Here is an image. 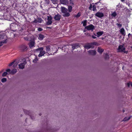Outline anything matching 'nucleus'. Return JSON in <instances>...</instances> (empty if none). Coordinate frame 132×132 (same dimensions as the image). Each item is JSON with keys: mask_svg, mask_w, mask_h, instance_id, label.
Segmentation results:
<instances>
[{"mask_svg": "<svg viewBox=\"0 0 132 132\" xmlns=\"http://www.w3.org/2000/svg\"><path fill=\"white\" fill-rule=\"evenodd\" d=\"M17 72V70L16 69H13L11 72H10V73L12 75H13L15 73Z\"/></svg>", "mask_w": 132, "mask_h": 132, "instance_id": "obj_19", "label": "nucleus"}, {"mask_svg": "<svg viewBox=\"0 0 132 132\" xmlns=\"http://www.w3.org/2000/svg\"><path fill=\"white\" fill-rule=\"evenodd\" d=\"M125 48L124 47L123 44L119 46L118 49V52H124V51L125 49Z\"/></svg>", "mask_w": 132, "mask_h": 132, "instance_id": "obj_5", "label": "nucleus"}, {"mask_svg": "<svg viewBox=\"0 0 132 132\" xmlns=\"http://www.w3.org/2000/svg\"><path fill=\"white\" fill-rule=\"evenodd\" d=\"M7 74V73L6 72H4L2 74V76L3 77H4L6 76Z\"/></svg>", "mask_w": 132, "mask_h": 132, "instance_id": "obj_33", "label": "nucleus"}, {"mask_svg": "<svg viewBox=\"0 0 132 132\" xmlns=\"http://www.w3.org/2000/svg\"><path fill=\"white\" fill-rule=\"evenodd\" d=\"M79 47L78 44H73L72 45V47L73 50H74L76 47Z\"/></svg>", "mask_w": 132, "mask_h": 132, "instance_id": "obj_18", "label": "nucleus"}, {"mask_svg": "<svg viewBox=\"0 0 132 132\" xmlns=\"http://www.w3.org/2000/svg\"><path fill=\"white\" fill-rule=\"evenodd\" d=\"M70 3L72 5L74 4V3L73 2V0H70Z\"/></svg>", "mask_w": 132, "mask_h": 132, "instance_id": "obj_35", "label": "nucleus"}, {"mask_svg": "<svg viewBox=\"0 0 132 132\" xmlns=\"http://www.w3.org/2000/svg\"><path fill=\"white\" fill-rule=\"evenodd\" d=\"M34 22L35 23H36L37 22V19L36 20H35Z\"/></svg>", "mask_w": 132, "mask_h": 132, "instance_id": "obj_45", "label": "nucleus"}, {"mask_svg": "<svg viewBox=\"0 0 132 132\" xmlns=\"http://www.w3.org/2000/svg\"><path fill=\"white\" fill-rule=\"evenodd\" d=\"M19 48L20 50L24 51L26 49L27 47L25 45H22L19 46Z\"/></svg>", "mask_w": 132, "mask_h": 132, "instance_id": "obj_12", "label": "nucleus"}, {"mask_svg": "<svg viewBox=\"0 0 132 132\" xmlns=\"http://www.w3.org/2000/svg\"><path fill=\"white\" fill-rule=\"evenodd\" d=\"M120 32L121 34L123 36H125L126 35V33L124 29L123 28H122L120 30Z\"/></svg>", "mask_w": 132, "mask_h": 132, "instance_id": "obj_13", "label": "nucleus"}, {"mask_svg": "<svg viewBox=\"0 0 132 132\" xmlns=\"http://www.w3.org/2000/svg\"><path fill=\"white\" fill-rule=\"evenodd\" d=\"M6 81V79L5 78H4L2 79L1 81L2 82H5Z\"/></svg>", "mask_w": 132, "mask_h": 132, "instance_id": "obj_32", "label": "nucleus"}, {"mask_svg": "<svg viewBox=\"0 0 132 132\" xmlns=\"http://www.w3.org/2000/svg\"><path fill=\"white\" fill-rule=\"evenodd\" d=\"M104 51V50L100 47H98V51L100 54H101Z\"/></svg>", "mask_w": 132, "mask_h": 132, "instance_id": "obj_23", "label": "nucleus"}, {"mask_svg": "<svg viewBox=\"0 0 132 132\" xmlns=\"http://www.w3.org/2000/svg\"><path fill=\"white\" fill-rule=\"evenodd\" d=\"M130 35V33H129V34H128V37H129V36Z\"/></svg>", "mask_w": 132, "mask_h": 132, "instance_id": "obj_48", "label": "nucleus"}, {"mask_svg": "<svg viewBox=\"0 0 132 132\" xmlns=\"http://www.w3.org/2000/svg\"><path fill=\"white\" fill-rule=\"evenodd\" d=\"M61 9V12L63 14L62 15L64 17H68L70 15V14L67 12L68 10L67 9L64 7H62Z\"/></svg>", "mask_w": 132, "mask_h": 132, "instance_id": "obj_2", "label": "nucleus"}, {"mask_svg": "<svg viewBox=\"0 0 132 132\" xmlns=\"http://www.w3.org/2000/svg\"><path fill=\"white\" fill-rule=\"evenodd\" d=\"M80 12H79L78 13V14L77 15H75V16L77 18H79L80 16Z\"/></svg>", "mask_w": 132, "mask_h": 132, "instance_id": "obj_28", "label": "nucleus"}, {"mask_svg": "<svg viewBox=\"0 0 132 132\" xmlns=\"http://www.w3.org/2000/svg\"><path fill=\"white\" fill-rule=\"evenodd\" d=\"M39 115L40 116H41V114H39Z\"/></svg>", "mask_w": 132, "mask_h": 132, "instance_id": "obj_53", "label": "nucleus"}, {"mask_svg": "<svg viewBox=\"0 0 132 132\" xmlns=\"http://www.w3.org/2000/svg\"><path fill=\"white\" fill-rule=\"evenodd\" d=\"M116 25L118 26L119 27H120L122 26V24H120L117 23Z\"/></svg>", "mask_w": 132, "mask_h": 132, "instance_id": "obj_36", "label": "nucleus"}, {"mask_svg": "<svg viewBox=\"0 0 132 132\" xmlns=\"http://www.w3.org/2000/svg\"><path fill=\"white\" fill-rule=\"evenodd\" d=\"M132 117V116H131L129 117H127L123 119V121H126L129 120Z\"/></svg>", "mask_w": 132, "mask_h": 132, "instance_id": "obj_20", "label": "nucleus"}, {"mask_svg": "<svg viewBox=\"0 0 132 132\" xmlns=\"http://www.w3.org/2000/svg\"><path fill=\"white\" fill-rule=\"evenodd\" d=\"M130 85H131V87H132V83L131 82L130 83Z\"/></svg>", "mask_w": 132, "mask_h": 132, "instance_id": "obj_50", "label": "nucleus"}, {"mask_svg": "<svg viewBox=\"0 0 132 132\" xmlns=\"http://www.w3.org/2000/svg\"><path fill=\"white\" fill-rule=\"evenodd\" d=\"M128 86H129V83H128Z\"/></svg>", "mask_w": 132, "mask_h": 132, "instance_id": "obj_52", "label": "nucleus"}, {"mask_svg": "<svg viewBox=\"0 0 132 132\" xmlns=\"http://www.w3.org/2000/svg\"><path fill=\"white\" fill-rule=\"evenodd\" d=\"M47 130H48L50 131H52V130H53L52 129H51V128H49L47 129Z\"/></svg>", "mask_w": 132, "mask_h": 132, "instance_id": "obj_38", "label": "nucleus"}, {"mask_svg": "<svg viewBox=\"0 0 132 132\" xmlns=\"http://www.w3.org/2000/svg\"><path fill=\"white\" fill-rule=\"evenodd\" d=\"M117 15V14L115 11L112 12L111 14V16L112 17H115Z\"/></svg>", "mask_w": 132, "mask_h": 132, "instance_id": "obj_22", "label": "nucleus"}, {"mask_svg": "<svg viewBox=\"0 0 132 132\" xmlns=\"http://www.w3.org/2000/svg\"><path fill=\"white\" fill-rule=\"evenodd\" d=\"M131 98H132V97H131Z\"/></svg>", "mask_w": 132, "mask_h": 132, "instance_id": "obj_56", "label": "nucleus"}, {"mask_svg": "<svg viewBox=\"0 0 132 132\" xmlns=\"http://www.w3.org/2000/svg\"><path fill=\"white\" fill-rule=\"evenodd\" d=\"M45 3H46L48 4L49 3V0H45Z\"/></svg>", "mask_w": 132, "mask_h": 132, "instance_id": "obj_39", "label": "nucleus"}, {"mask_svg": "<svg viewBox=\"0 0 132 132\" xmlns=\"http://www.w3.org/2000/svg\"><path fill=\"white\" fill-rule=\"evenodd\" d=\"M92 10L94 11H96V6L95 5H93L92 6Z\"/></svg>", "mask_w": 132, "mask_h": 132, "instance_id": "obj_24", "label": "nucleus"}, {"mask_svg": "<svg viewBox=\"0 0 132 132\" xmlns=\"http://www.w3.org/2000/svg\"><path fill=\"white\" fill-rule=\"evenodd\" d=\"M52 18L51 16H48L47 21L46 22V24L48 25L51 24L52 23Z\"/></svg>", "mask_w": 132, "mask_h": 132, "instance_id": "obj_6", "label": "nucleus"}, {"mask_svg": "<svg viewBox=\"0 0 132 132\" xmlns=\"http://www.w3.org/2000/svg\"><path fill=\"white\" fill-rule=\"evenodd\" d=\"M127 52H126V53H127Z\"/></svg>", "mask_w": 132, "mask_h": 132, "instance_id": "obj_54", "label": "nucleus"}, {"mask_svg": "<svg viewBox=\"0 0 132 132\" xmlns=\"http://www.w3.org/2000/svg\"><path fill=\"white\" fill-rule=\"evenodd\" d=\"M93 43L88 44L85 46V48L87 49H88L90 48H92Z\"/></svg>", "mask_w": 132, "mask_h": 132, "instance_id": "obj_11", "label": "nucleus"}, {"mask_svg": "<svg viewBox=\"0 0 132 132\" xmlns=\"http://www.w3.org/2000/svg\"><path fill=\"white\" fill-rule=\"evenodd\" d=\"M103 31H99L97 32L96 35L95 34H94L95 36H97L98 37H99L100 36L102 35L103 34Z\"/></svg>", "mask_w": 132, "mask_h": 132, "instance_id": "obj_16", "label": "nucleus"}, {"mask_svg": "<svg viewBox=\"0 0 132 132\" xmlns=\"http://www.w3.org/2000/svg\"><path fill=\"white\" fill-rule=\"evenodd\" d=\"M44 38V35L43 34H39V36L38 37V39L40 40H43Z\"/></svg>", "mask_w": 132, "mask_h": 132, "instance_id": "obj_17", "label": "nucleus"}, {"mask_svg": "<svg viewBox=\"0 0 132 132\" xmlns=\"http://www.w3.org/2000/svg\"><path fill=\"white\" fill-rule=\"evenodd\" d=\"M105 59H108L109 58V56L108 54H106L105 55Z\"/></svg>", "mask_w": 132, "mask_h": 132, "instance_id": "obj_31", "label": "nucleus"}, {"mask_svg": "<svg viewBox=\"0 0 132 132\" xmlns=\"http://www.w3.org/2000/svg\"><path fill=\"white\" fill-rule=\"evenodd\" d=\"M95 15L98 17L102 18L104 16V14L102 12H98L95 14Z\"/></svg>", "mask_w": 132, "mask_h": 132, "instance_id": "obj_9", "label": "nucleus"}, {"mask_svg": "<svg viewBox=\"0 0 132 132\" xmlns=\"http://www.w3.org/2000/svg\"><path fill=\"white\" fill-rule=\"evenodd\" d=\"M42 30V29L40 28H39L38 29V30L39 31H41Z\"/></svg>", "mask_w": 132, "mask_h": 132, "instance_id": "obj_40", "label": "nucleus"}, {"mask_svg": "<svg viewBox=\"0 0 132 132\" xmlns=\"http://www.w3.org/2000/svg\"><path fill=\"white\" fill-rule=\"evenodd\" d=\"M5 34L3 32H0V46L3 45L4 43H6L7 39H5Z\"/></svg>", "mask_w": 132, "mask_h": 132, "instance_id": "obj_1", "label": "nucleus"}, {"mask_svg": "<svg viewBox=\"0 0 132 132\" xmlns=\"http://www.w3.org/2000/svg\"><path fill=\"white\" fill-rule=\"evenodd\" d=\"M85 34L87 36H90L91 35L89 34L88 32H86L85 33Z\"/></svg>", "mask_w": 132, "mask_h": 132, "instance_id": "obj_34", "label": "nucleus"}, {"mask_svg": "<svg viewBox=\"0 0 132 132\" xmlns=\"http://www.w3.org/2000/svg\"><path fill=\"white\" fill-rule=\"evenodd\" d=\"M92 37L94 39H95L96 38V37L94 35H92Z\"/></svg>", "mask_w": 132, "mask_h": 132, "instance_id": "obj_44", "label": "nucleus"}, {"mask_svg": "<svg viewBox=\"0 0 132 132\" xmlns=\"http://www.w3.org/2000/svg\"><path fill=\"white\" fill-rule=\"evenodd\" d=\"M27 62L25 61L21 63L18 65V68L20 69H23L24 68L25 65L26 64Z\"/></svg>", "mask_w": 132, "mask_h": 132, "instance_id": "obj_7", "label": "nucleus"}, {"mask_svg": "<svg viewBox=\"0 0 132 132\" xmlns=\"http://www.w3.org/2000/svg\"><path fill=\"white\" fill-rule=\"evenodd\" d=\"M23 110L25 114L28 115H30L31 114V111L25 109H23Z\"/></svg>", "mask_w": 132, "mask_h": 132, "instance_id": "obj_15", "label": "nucleus"}, {"mask_svg": "<svg viewBox=\"0 0 132 132\" xmlns=\"http://www.w3.org/2000/svg\"><path fill=\"white\" fill-rule=\"evenodd\" d=\"M43 48V47L39 48L36 50V52H37L39 51V54L38 55L39 57H41L43 56L45 54V51H44Z\"/></svg>", "mask_w": 132, "mask_h": 132, "instance_id": "obj_3", "label": "nucleus"}, {"mask_svg": "<svg viewBox=\"0 0 132 132\" xmlns=\"http://www.w3.org/2000/svg\"><path fill=\"white\" fill-rule=\"evenodd\" d=\"M87 20H84L83 22V26H85L86 25Z\"/></svg>", "mask_w": 132, "mask_h": 132, "instance_id": "obj_29", "label": "nucleus"}, {"mask_svg": "<svg viewBox=\"0 0 132 132\" xmlns=\"http://www.w3.org/2000/svg\"><path fill=\"white\" fill-rule=\"evenodd\" d=\"M10 71H11V70L9 69H8L6 70V71L7 72H10Z\"/></svg>", "mask_w": 132, "mask_h": 132, "instance_id": "obj_43", "label": "nucleus"}, {"mask_svg": "<svg viewBox=\"0 0 132 132\" xmlns=\"http://www.w3.org/2000/svg\"><path fill=\"white\" fill-rule=\"evenodd\" d=\"M46 50L47 51H49L50 50V46H47L46 47Z\"/></svg>", "mask_w": 132, "mask_h": 132, "instance_id": "obj_30", "label": "nucleus"}, {"mask_svg": "<svg viewBox=\"0 0 132 132\" xmlns=\"http://www.w3.org/2000/svg\"><path fill=\"white\" fill-rule=\"evenodd\" d=\"M92 4H90V7H89V9L90 10H92Z\"/></svg>", "mask_w": 132, "mask_h": 132, "instance_id": "obj_41", "label": "nucleus"}, {"mask_svg": "<svg viewBox=\"0 0 132 132\" xmlns=\"http://www.w3.org/2000/svg\"><path fill=\"white\" fill-rule=\"evenodd\" d=\"M37 19V22L40 23H41L43 21L41 18H38Z\"/></svg>", "mask_w": 132, "mask_h": 132, "instance_id": "obj_25", "label": "nucleus"}, {"mask_svg": "<svg viewBox=\"0 0 132 132\" xmlns=\"http://www.w3.org/2000/svg\"><path fill=\"white\" fill-rule=\"evenodd\" d=\"M15 66H14V65H14V67H15L16 66H17V64H15Z\"/></svg>", "mask_w": 132, "mask_h": 132, "instance_id": "obj_46", "label": "nucleus"}, {"mask_svg": "<svg viewBox=\"0 0 132 132\" xmlns=\"http://www.w3.org/2000/svg\"><path fill=\"white\" fill-rule=\"evenodd\" d=\"M14 62H12L11 63H10L9 64V66H12L14 64Z\"/></svg>", "mask_w": 132, "mask_h": 132, "instance_id": "obj_42", "label": "nucleus"}, {"mask_svg": "<svg viewBox=\"0 0 132 132\" xmlns=\"http://www.w3.org/2000/svg\"><path fill=\"white\" fill-rule=\"evenodd\" d=\"M52 2L54 4H57L58 2V0H51Z\"/></svg>", "mask_w": 132, "mask_h": 132, "instance_id": "obj_26", "label": "nucleus"}, {"mask_svg": "<svg viewBox=\"0 0 132 132\" xmlns=\"http://www.w3.org/2000/svg\"><path fill=\"white\" fill-rule=\"evenodd\" d=\"M35 43L34 41H32L30 42L29 44V46L30 48H32L34 46Z\"/></svg>", "mask_w": 132, "mask_h": 132, "instance_id": "obj_21", "label": "nucleus"}, {"mask_svg": "<svg viewBox=\"0 0 132 132\" xmlns=\"http://www.w3.org/2000/svg\"><path fill=\"white\" fill-rule=\"evenodd\" d=\"M38 60V59L37 58H36L35 59H34L33 61V62L34 63H36V62Z\"/></svg>", "mask_w": 132, "mask_h": 132, "instance_id": "obj_37", "label": "nucleus"}, {"mask_svg": "<svg viewBox=\"0 0 132 132\" xmlns=\"http://www.w3.org/2000/svg\"><path fill=\"white\" fill-rule=\"evenodd\" d=\"M61 17V16L59 14H57L55 15L54 17V19L55 20L59 21L60 20Z\"/></svg>", "mask_w": 132, "mask_h": 132, "instance_id": "obj_10", "label": "nucleus"}, {"mask_svg": "<svg viewBox=\"0 0 132 132\" xmlns=\"http://www.w3.org/2000/svg\"><path fill=\"white\" fill-rule=\"evenodd\" d=\"M68 10L69 12H71L72 11V7L70 6H68Z\"/></svg>", "mask_w": 132, "mask_h": 132, "instance_id": "obj_27", "label": "nucleus"}, {"mask_svg": "<svg viewBox=\"0 0 132 132\" xmlns=\"http://www.w3.org/2000/svg\"><path fill=\"white\" fill-rule=\"evenodd\" d=\"M93 44H94L95 45L96 44V43H92Z\"/></svg>", "mask_w": 132, "mask_h": 132, "instance_id": "obj_49", "label": "nucleus"}, {"mask_svg": "<svg viewBox=\"0 0 132 132\" xmlns=\"http://www.w3.org/2000/svg\"><path fill=\"white\" fill-rule=\"evenodd\" d=\"M125 0H121V1L122 2H123V1H124Z\"/></svg>", "mask_w": 132, "mask_h": 132, "instance_id": "obj_47", "label": "nucleus"}, {"mask_svg": "<svg viewBox=\"0 0 132 132\" xmlns=\"http://www.w3.org/2000/svg\"><path fill=\"white\" fill-rule=\"evenodd\" d=\"M21 116H22V115H21Z\"/></svg>", "mask_w": 132, "mask_h": 132, "instance_id": "obj_55", "label": "nucleus"}, {"mask_svg": "<svg viewBox=\"0 0 132 132\" xmlns=\"http://www.w3.org/2000/svg\"><path fill=\"white\" fill-rule=\"evenodd\" d=\"M85 28L88 30H90L92 31H93V30L95 29V27L93 25L90 24L88 26H85Z\"/></svg>", "mask_w": 132, "mask_h": 132, "instance_id": "obj_4", "label": "nucleus"}, {"mask_svg": "<svg viewBox=\"0 0 132 132\" xmlns=\"http://www.w3.org/2000/svg\"><path fill=\"white\" fill-rule=\"evenodd\" d=\"M60 2L61 4H63L67 5L68 3V0H60Z\"/></svg>", "mask_w": 132, "mask_h": 132, "instance_id": "obj_14", "label": "nucleus"}, {"mask_svg": "<svg viewBox=\"0 0 132 132\" xmlns=\"http://www.w3.org/2000/svg\"><path fill=\"white\" fill-rule=\"evenodd\" d=\"M88 52L90 55H94L96 53V51L95 50H90L88 51Z\"/></svg>", "mask_w": 132, "mask_h": 132, "instance_id": "obj_8", "label": "nucleus"}, {"mask_svg": "<svg viewBox=\"0 0 132 132\" xmlns=\"http://www.w3.org/2000/svg\"><path fill=\"white\" fill-rule=\"evenodd\" d=\"M83 31L84 32H85L86 31L85 30H84Z\"/></svg>", "mask_w": 132, "mask_h": 132, "instance_id": "obj_51", "label": "nucleus"}]
</instances>
